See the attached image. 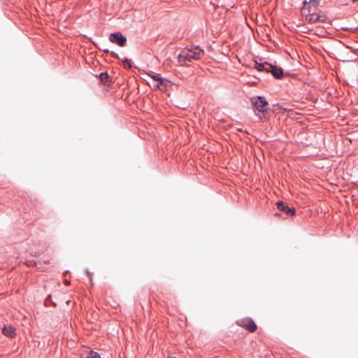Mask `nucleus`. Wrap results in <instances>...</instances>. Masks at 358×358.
Listing matches in <instances>:
<instances>
[{
	"instance_id": "obj_1",
	"label": "nucleus",
	"mask_w": 358,
	"mask_h": 358,
	"mask_svg": "<svg viewBox=\"0 0 358 358\" xmlns=\"http://www.w3.org/2000/svg\"><path fill=\"white\" fill-rule=\"evenodd\" d=\"M203 55V50L199 46L194 47L188 49L186 52H183L179 55V57H182L185 59L190 61L191 59H199Z\"/></svg>"
},
{
	"instance_id": "obj_2",
	"label": "nucleus",
	"mask_w": 358,
	"mask_h": 358,
	"mask_svg": "<svg viewBox=\"0 0 358 358\" xmlns=\"http://www.w3.org/2000/svg\"><path fill=\"white\" fill-rule=\"evenodd\" d=\"M251 102L253 106L259 112L264 113L268 110V101L264 96H259L252 98Z\"/></svg>"
},
{
	"instance_id": "obj_3",
	"label": "nucleus",
	"mask_w": 358,
	"mask_h": 358,
	"mask_svg": "<svg viewBox=\"0 0 358 358\" xmlns=\"http://www.w3.org/2000/svg\"><path fill=\"white\" fill-rule=\"evenodd\" d=\"M111 43H115L120 47H124L127 44V38L120 32L113 33L109 36Z\"/></svg>"
},
{
	"instance_id": "obj_4",
	"label": "nucleus",
	"mask_w": 358,
	"mask_h": 358,
	"mask_svg": "<svg viewBox=\"0 0 358 358\" xmlns=\"http://www.w3.org/2000/svg\"><path fill=\"white\" fill-rule=\"evenodd\" d=\"M237 324L250 332H254L257 329V325L251 319L246 318L237 321Z\"/></svg>"
},
{
	"instance_id": "obj_5",
	"label": "nucleus",
	"mask_w": 358,
	"mask_h": 358,
	"mask_svg": "<svg viewBox=\"0 0 358 358\" xmlns=\"http://www.w3.org/2000/svg\"><path fill=\"white\" fill-rule=\"evenodd\" d=\"M170 83L171 82L165 78H163L156 83H150L148 82V84L151 86L154 90H159L161 91L165 90L168 86L170 85Z\"/></svg>"
},
{
	"instance_id": "obj_6",
	"label": "nucleus",
	"mask_w": 358,
	"mask_h": 358,
	"mask_svg": "<svg viewBox=\"0 0 358 358\" xmlns=\"http://www.w3.org/2000/svg\"><path fill=\"white\" fill-rule=\"evenodd\" d=\"M266 72H271L273 76L276 79H281L283 76V70L278 66L270 64L267 66Z\"/></svg>"
},
{
	"instance_id": "obj_7",
	"label": "nucleus",
	"mask_w": 358,
	"mask_h": 358,
	"mask_svg": "<svg viewBox=\"0 0 358 358\" xmlns=\"http://www.w3.org/2000/svg\"><path fill=\"white\" fill-rule=\"evenodd\" d=\"M276 205L279 210L285 212L287 215H294L296 213V210L294 208H289L287 205L285 204L281 201H278L276 203Z\"/></svg>"
},
{
	"instance_id": "obj_8",
	"label": "nucleus",
	"mask_w": 358,
	"mask_h": 358,
	"mask_svg": "<svg viewBox=\"0 0 358 358\" xmlns=\"http://www.w3.org/2000/svg\"><path fill=\"white\" fill-rule=\"evenodd\" d=\"M3 335L13 338L15 336V329L12 326H5L2 330Z\"/></svg>"
},
{
	"instance_id": "obj_9",
	"label": "nucleus",
	"mask_w": 358,
	"mask_h": 358,
	"mask_svg": "<svg viewBox=\"0 0 358 358\" xmlns=\"http://www.w3.org/2000/svg\"><path fill=\"white\" fill-rule=\"evenodd\" d=\"M81 358H101L99 355L92 350H85L81 353Z\"/></svg>"
},
{
	"instance_id": "obj_10",
	"label": "nucleus",
	"mask_w": 358,
	"mask_h": 358,
	"mask_svg": "<svg viewBox=\"0 0 358 358\" xmlns=\"http://www.w3.org/2000/svg\"><path fill=\"white\" fill-rule=\"evenodd\" d=\"M268 65H270V64H268L267 62L258 63V62H255V68L258 71H266V72Z\"/></svg>"
},
{
	"instance_id": "obj_11",
	"label": "nucleus",
	"mask_w": 358,
	"mask_h": 358,
	"mask_svg": "<svg viewBox=\"0 0 358 358\" xmlns=\"http://www.w3.org/2000/svg\"><path fill=\"white\" fill-rule=\"evenodd\" d=\"M306 20L309 22H318V14L315 13H309L306 16Z\"/></svg>"
},
{
	"instance_id": "obj_12",
	"label": "nucleus",
	"mask_w": 358,
	"mask_h": 358,
	"mask_svg": "<svg viewBox=\"0 0 358 358\" xmlns=\"http://www.w3.org/2000/svg\"><path fill=\"white\" fill-rule=\"evenodd\" d=\"M303 4L305 6L308 5V7L310 8L313 6V8H317L319 5V1L318 0H309V1H304Z\"/></svg>"
},
{
	"instance_id": "obj_13",
	"label": "nucleus",
	"mask_w": 358,
	"mask_h": 358,
	"mask_svg": "<svg viewBox=\"0 0 358 358\" xmlns=\"http://www.w3.org/2000/svg\"><path fill=\"white\" fill-rule=\"evenodd\" d=\"M147 76L148 77H150L155 82H157L163 78L162 77L160 76L159 74H156L154 73H147Z\"/></svg>"
},
{
	"instance_id": "obj_14",
	"label": "nucleus",
	"mask_w": 358,
	"mask_h": 358,
	"mask_svg": "<svg viewBox=\"0 0 358 358\" xmlns=\"http://www.w3.org/2000/svg\"><path fill=\"white\" fill-rule=\"evenodd\" d=\"M124 67L126 69H131V61L127 58H124L122 60Z\"/></svg>"
},
{
	"instance_id": "obj_15",
	"label": "nucleus",
	"mask_w": 358,
	"mask_h": 358,
	"mask_svg": "<svg viewBox=\"0 0 358 358\" xmlns=\"http://www.w3.org/2000/svg\"><path fill=\"white\" fill-rule=\"evenodd\" d=\"M328 20V17L323 13H318V22H326Z\"/></svg>"
},
{
	"instance_id": "obj_16",
	"label": "nucleus",
	"mask_w": 358,
	"mask_h": 358,
	"mask_svg": "<svg viewBox=\"0 0 358 358\" xmlns=\"http://www.w3.org/2000/svg\"><path fill=\"white\" fill-rule=\"evenodd\" d=\"M99 76H100V79L101 80V81H106V80L109 78L107 73H101L99 75Z\"/></svg>"
},
{
	"instance_id": "obj_17",
	"label": "nucleus",
	"mask_w": 358,
	"mask_h": 358,
	"mask_svg": "<svg viewBox=\"0 0 358 358\" xmlns=\"http://www.w3.org/2000/svg\"><path fill=\"white\" fill-rule=\"evenodd\" d=\"M111 54L113 55V56L114 57L117 58V59H120V58H119V56H118V55H117V53L112 52H111Z\"/></svg>"
},
{
	"instance_id": "obj_18",
	"label": "nucleus",
	"mask_w": 358,
	"mask_h": 358,
	"mask_svg": "<svg viewBox=\"0 0 358 358\" xmlns=\"http://www.w3.org/2000/svg\"><path fill=\"white\" fill-rule=\"evenodd\" d=\"M66 285H69V281H66Z\"/></svg>"
},
{
	"instance_id": "obj_19",
	"label": "nucleus",
	"mask_w": 358,
	"mask_h": 358,
	"mask_svg": "<svg viewBox=\"0 0 358 358\" xmlns=\"http://www.w3.org/2000/svg\"><path fill=\"white\" fill-rule=\"evenodd\" d=\"M353 1H358V0H352Z\"/></svg>"
}]
</instances>
